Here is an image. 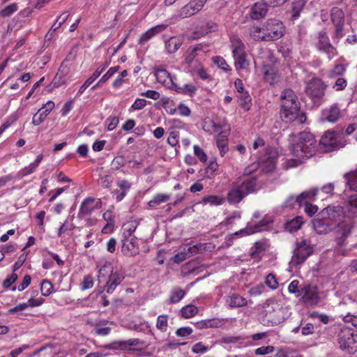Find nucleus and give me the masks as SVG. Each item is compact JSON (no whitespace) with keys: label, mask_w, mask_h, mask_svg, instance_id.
Here are the masks:
<instances>
[{"label":"nucleus","mask_w":357,"mask_h":357,"mask_svg":"<svg viewBox=\"0 0 357 357\" xmlns=\"http://www.w3.org/2000/svg\"><path fill=\"white\" fill-rule=\"evenodd\" d=\"M321 216L329 220L336 229V241L339 245H343L344 240L351 234L353 228L351 220L344 219L343 208L340 206H328L321 212Z\"/></svg>","instance_id":"nucleus-1"},{"label":"nucleus","mask_w":357,"mask_h":357,"mask_svg":"<svg viewBox=\"0 0 357 357\" xmlns=\"http://www.w3.org/2000/svg\"><path fill=\"white\" fill-rule=\"evenodd\" d=\"M280 118L286 123L297 121L303 123L306 116L300 110V103L294 92L290 89H284L281 96Z\"/></svg>","instance_id":"nucleus-2"},{"label":"nucleus","mask_w":357,"mask_h":357,"mask_svg":"<svg viewBox=\"0 0 357 357\" xmlns=\"http://www.w3.org/2000/svg\"><path fill=\"white\" fill-rule=\"evenodd\" d=\"M257 189V180L254 177L248 178L244 181H237L231 184L227 192V199L230 204H238Z\"/></svg>","instance_id":"nucleus-3"},{"label":"nucleus","mask_w":357,"mask_h":357,"mask_svg":"<svg viewBox=\"0 0 357 357\" xmlns=\"http://www.w3.org/2000/svg\"><path fill=\"white\" fill-rule=\"evenodd\" d=\"M317 140L314 136L307 132H300L293 144L292 151L298 159L309 158L314 155Z\"/></svg>","instance_id":"nucleus-4"},{"label":"nucleus","mask_w":357,"mask_h":357,"mask_svg":"<svg viewBox=\"0 0 357 357\" xmlns=\"http://www.w3.org/2000/svg\"><path fill=\"white\" fill-rule=\"evenodd\" d=\"M314 252V246L309 240L301 239L295 243L290 266L297 267L303 264Z\"/></svg>","instance_id":"nucleus-5"},{"label":"nucleus","mask_w":357,"mask_h":357,"mask_svg":"<svg viewBox=\"0 0 357 357\" xmlns=\"http://www.w3.org/2000/svg\"><path fill=\"white\" fill-rule=\"evenodd\" d=\"M264 41H273L280 38L284 31V26L278 20H268L264 26Z\"/></svg>","instance_id":"nucleus-6"},{"label":"nucleus","mask_w":357,"mask_h":357,"mask_svg":"<svg viewBox=\"0 0 357 357\" xmlns=\"http://www.w3.org/2000/svg\"><path fill=\"white\" fill-rule=\"evenodd\" d=\"M232 48L236 68L237 70L245 68L249 65V62L246 59L244 44L239 38H234L232 40Z\"/></svg>","instance_id":"nucleus-7"},{"label":"nucleus","mask_w":357,"mask_h":357,"mask_svg":"<svg viewBox=\"0 0 357 357\" xmlns=\"http://www.w3.org/2000/svg\"><path fill=\"white\" fill-rule=\"evenodd\" d=\"M320 144L325 151L331 152L339 149L344 146L341 135L334 131H326L320 139Z\"/></svg>","instance_id":"nucleus-8"},{"label":"nucleus","mask_w":357,"mask_h":357,"mask_svg":"<svg viewBox=\"0 0 357 357\" xmlns=\"http://www.w3.org/2000/svg\"><path fill=\"white\" fill-rule=\"evenodd\" d=\"M338 341L342 349H356L357 333L349 326L342 327L338 334Z\"/></svg>","instance_id":"nucleus-9"},{"label":"nucleus","mask_w":357,"mask_h":357,"mask_svg":"<svg viewBox=\"0 0 357 357\" xmlns=\"http://www.w3.org/2000/svg\"><path fill=\"white\" fill-rule=\"evenodd\" d=\"M326 85L321 79L313 78L305 86L306 94L314 102L324 96Z\"/></svg>","instance_id":"nucleus-10"},{"label":"nucleus","mask_w":357,"mask_h":357,"mask_svg":"<svg viewBox=\"0 0 357 357\" xmlns=\"http://www.w3.org/2000/svg\"><path fill=\"white\" fill-rule=\"evenodd\" d=\"M342 116V112L337 104H333L321 110L319 120L322 123H336Z\"/></svg>","instance_id":"nucleus-11"},{"label":"nucleus","mask_w":357,"mask_h":357,"mask_svg":"<svg viewBox=\"0 0 357 357\" xmlns=\"http://www.w3.org/2000/svg\"><path fill=\"white\" fill-rule=\"evenodd\" d=\"M331 19L335 26V35L337 38L343 36V26L344 24V13L337 7H333L331 11Z\"/></svg>","instance_id":"nucleus-12"},{"label":"nucleus","mask_w":357,"mask_h":357,"mask_svg":"<svg viewBox=\"0 0 357 357\" xmlns=\"http://www.w3.org/2000/svg\"><path fill=\"white\" fill-rule=\"evenodd\" d=\"M70 81V67L68 61L65 60L62 62L59 70L53 79L54 87H59L67 84Z\"/></svg>","instance_id":"nucleus-13"},{"label":"nucleus","mask_w":357,"mask_h":357,"mask_svg":"<svg viewBox=\"0 0 357 357\" xmlns=\"http://www.w3.org/2000/svg\"><path fill=\"white\" fill-rule=\"evenodd\" d=\"M316 46L319 51L328 54L329 59L333 58L336 54L335 48L330 43L329 38L325 32H319Z\"/></svg>","instance_id":"nucleus-14"},{"label":"nucleus","mask_w":357,"mask_h":357,"mask_svg":"<svg viewBox=\"0 0 357 357\" xmlns=\"http://www.w3.org/2000/svg\"><path fill=\"white\" fill-rule=\"evenodd\" d=\"M301 298L305 303L316 305L319 303V296L316 286L306 284L301 289Z\"/></svg>","instance_id":"nucleus-15"},{"label":"nucleus","mask_w":357,"mask_h":357,"mask_svg":"<svg viewBox=\"0 0 357 357\" xmlns=\"http://www.w3.org/2000/svg\"><path fill=\"white\" fill-rule=\"evenodd\" d=\"M54 107L55 104L53 101H47L40 109H38V112L33 115L32 124L34 126H38L42 123L50 113L54 109Z\"/></svg>","instance_id":"nucleus-16"},{"label":"nucleus","mask_w":357,"mask_h":357,"mask_svg":"<svg viewBox=\"0 0 357 357\" xmlns=\"http://www.w3.org/2000/svg\"><path fill=\"white\" fill-rule=\"evenodd\" d=\"M330 222L329 220L321 216V213H319L317 217L312 221L313 228L317 234H327L334 229Z\"/></svg>","instance_id":"nucleus-17"},{"label":"nucleus","mask_w":357,"mask_h":357,"mask_svg":"<svg viewBox=\"0 0 357 357\" xmlns=\"http://www.w3.org/2000/svg\"><path fill=\"white\" fill-rule=\"evenodd\" d=\"M203 6L204 3L202 1H191L181 9L179 15L183 18L190 17L199 12Z\"/></svg>","instance_id":"nucleus-18"},{"label":"nucleus","mask_w":357,"mask_h":357,"mask_svg":"<svg viewBox=\"0 0 357 357\" xmlns=\"http://www.w3.org/2000/svg\"><path fill=\"white\" fill-rule=\"evenodd\" d=\"M44 158L43 154L40 153L37 155L35 160L31 162L29 165L25 166L22 168L16 174V177L17 179H21L26 176H29L33 173H34L40 164L41 163L43 159Z\"/></svg>","instance_id":"nucleus-19"},{"label":"nucleus","mask_w":357,"mask_h":357,"mask_svg":"<svg viewBox=\"0 0 357 357\" xmlns=\"http://www.w3.org/2000/svg\"><path fill=\"white\" fill-rule=\"evenodd\" d=\"M125 278V273L122 271H112L109 275L107 280L105 282L107 287V293H112L116 287L121 284Z\"/></svg>","instance_id":"nucleus-20"},{"label":"nucleus","mask_w":357,"mask_h":357,"mask_svg":"<svg viewBox=\"0 0 357 357\" xmlns=\"http://www.w3.org/2000/svg\"><path fill=\"white\" fill-rule=\"evenodd\" d=\"M96 269L98 271V278L99 283H103L107 280L108 277L113 271V266L111 263L103 261L98 262Z\"/></svg>","instance_id":"nucleus-21"},{"label":"nucleus","mask_w":357,"mask_h":357,"mask_svg":"<svg viewBox=\"0 0 357 357\" xmlns=\"http://www.w3.org/2000/svg\"><path fill=\"white\" fill-rule=\"evenodd\" d=\"M259 230L258 227L252 229L249 225L245 228L242 229L238 231H236L226 237L224 243L222 244L223 248H229L233 244V240L236 236H244L256 233Z\"/></svg>","instance_id":"nucleus-22"},{"label":"nucleus","mask_w":357,"mask_h":357,"mask_svg":"<svg viewBox=\"0 0 357 357\" xmlns=\"http://www.w3.org/2000/svg\"><path fill=\"white\" fill-rule=\"evenodd\" d=\"M207 45L197 44L195 46H190L186 50L185 54V61L188 65L191 64L193 60L199 55V52L205 53L207 52Z\"/></svg>","instance_id":"nucleus-23"},{"label":"nucleus","mask_w":357,"mask_h":357,"mask_svg":"<svg viewBox=\"0 0 357 357\" xmlns=\"http://www.w3.org/2000/svg\"><path fill=\"white\" fill-rule=\"evenodd\" d=\"M344 208L349 217H357V194H353L347 198Z\"/></svg>","instance_id":"nucleus-24"},{"label":"nucleus","mask_w":357,"mask_h":357,"mask_svg":"<svg viewBox=\"0 0 357 357\" xmlns=\"http://www.w3.org/2000/svg\"><path fill=\"white\" fill-rule=\"evenodd\" d=\"M121 251L126 256H135L139 253V247L136 238H132L124 242L121 246Z\"/></svg>","instance_id":"nucleus-25"},{"label":"nucleus","mask_w":357,"mask_h":357,"mask_svg":"<svg viewBox=\"0 0 357 357\" xmlns=\"http://www.w3.org/2000/svg\"><path fill=\"white\" fill-rule=\"evenodd\" d=\"M155 77L158 82L166 84L169 88H173L174 82V77L172 76L170 73L165 69H159L155 72Z\"/></svg>","instance_id":"nucleus-26"},{"label":"nucleus","mask_w":357,"mask_h":357,"mask_svg":"<svg viewBox=\"0 0 357 357\" xmlns=\"http://www.w3.org/2000/svg\"><path fill=\"white\" fill-rule=\"evenodd\" d=\"M268 6H269L264 1L255 3L251 10V18L253 20H259L264 17L267 13Z\"/></svg>","instance_id":"nucleus-27"},{"label":"nucleus","mask_w":357,"mask_h":357,"mask_svg":"<svg viewBox=\"0 0 357 357\" xmlns=\"http://www.w3.org/2000/svg\"><path fill=\"white\" fill-rule=\"evenodd\" d=\"M225 301L230 307H240L247 305L246 299L236 294L226 296Z\"/></svg>","instance_id":"nucleus-28"},{"label":"nucleus","mask_w":357,"mask_h":357,"mask_svg":"<svg viewBox=\"0 0 357 357\" xmlns=\"http://www.w3.org/2000/svg\"><path fill=\"white\" fill-rule=\"evenodd\" d=\"M166 28L165 25H158L156 26H154L153 28H151L147 31L144 33L141 37L139 39V44H144L146 43L149 40H150L152 37H153L156 33H158L163 30H165Z\"/></svg>","instance_id":"nucleus-29"},{"label":"nucleus","mask_w":357,"mask_h":357,"mask_svg":"<svg viewBox=\"0 0 357 357\" xmlns=\"http://www.w3.org/2000/svg\"><path fill=\"white\" fill-rule=\"evenodd\" d=\"M182 44L181 38L173 36L165 41V49L169 54H173L180 48Z\"/></svg>","instance_id":"nucleus-30"},{"label":"nucleus","mask_w":357,"mask_h":357,"mask_svg":"<svg viewBox=\"0 0 357 357\" xmlns=\"http://www.w3.org/2000/svg\"><path fill=\"white\" fill-rule=\"evenodd\" d=\"M346 185L350 190L357 192V169L344 174Z\"/></svg>","instance_id":"nucleus-31"},{"label":"nucleus","mask_w":357,"mask_h":357,"mask_svg":"<svg viewBox=\"0 0 357 357\" xmlns=\"http://www.w3.org/2000/svg\"><path fill=\"white\" fill-rule=\"evenodd\" d=\"M264 79L270 84H274L279 79V75L271 66H264L263 68Z\"/></svg>","instance_id":"nucleus-32"},{"label":"nucleus","mask_w":357,"mask_h":357,"mask_svg":"<svg viewBox=\"0 0 357 357\" xmlns=\"http://www.w3.org/2000/svg\"><path fill=\"white\" fill-rule=\"evenodd\" d=\"M172 89L178 93L188 95L190 96H193L197 91V88L195 85L190 84H186L182 86H179L175 83Z\"/></svg>","instance_id":"nucleus-33"},{"label":"nucleus","mask_w":357,"mask_h":357,"mask_svg":"<svg viewBox=\"0 0 357 357\" xmlns=\"http://www.w3.org/2000/svg\"><path fill=\"white\" fill-rule=\"evenodd\" d=\"M184 253L177 254L174 257V261L176 263H180L184 261L186 259V255L190 257L192 255L196 254L198 252V248L197 246H188L187 250L184 248Z\"/></svg>","instance_id":"nucleus-34"},{"label":"nucleus","mask_w":357,"mask_h":357,"mask_svg":"<svg viewBox=\"0 0 357 357\" xmlns=\"http://www.w3.org/2000/svg\"><path fill=\"white\" fill-rule=\"evenodd\" d=\"M259 162L261 164L263 172H271L275 168V158L273 157H268L266 159L260 158Z\"/></svg>","instance_id":"nucleus-35"},{"label":"nucleus","mask_w":357,"mask_h":357,"mask_svg":"<svg viewBox=\"0 0 357 357\" xmlns=\"http://www.w3.org/2000/svg\"><path fill=\"white\" fill-rule=\"evenodd\" d=\"M305 0H295L294 1L292 2L291 16L293 19H297L300 16V13L305 7Z\"/></svg>","instance_id":"nucleus-36"},{"label":"nucleus","mask_w":357,"mask_h":357,"mask_svg":"<svg viewBox=\"0 0 357 357\" xmlns=\"http://www.w3.org/2000/svg\"><path fill=\"white\" fill-rule=\"evenodd\" d=\"M170 199V195L167 194L159 193L155 195L148 203L150 207H155L162 203L166 202Z\"/></svg>","instance_id":"nucleus-37"},{"label":"nucleus","mask_w":357,"mask_h":357,"mask_svg":"<svg viewBox=\"0 0 357 357\" xmlns=\"http://www.w3.org/2000/svg\"><path fill=\"white\" fill-rule=\"evenodd\" d=\"M185 294V291L180 288L173 289L169 297V303L174 304L178 303L184 297Z\"/></svg>","instance_id":"nucleus-38"},{"label":"nucleus","mask_w":357,"mask_h":357,"mask_svg":"<svg viewBox=\"0 0 357 357\" xmlns=\"http://www.w3.org/2000/svg\"><path fill=\"white\" fill-rule=\"evenodd\" d=\"M217 146L219 149L220 154L223 157L229 150V146L227 143V139L224 135H219L216 139Z\"/></svg>","instance_id":"nucleus-39"},{"label":"nucleus","mask_w":357,"mask_h":357,"mask_svg":"<svg viewBox=\"0 0 357 357\" xmlns=\"http://www.w3.org/2000/svg\"><path fill=\"white\" fill-rule=\"evenodd\" d=\"M198 312L197 307L194 305H187L182 307L181 313L183 317L185 319L191 318L195 316Z\"/></svg>","instance_id":"nucleus-40"},{"label":"nucleus","mask_w":357,"mask_h":357,"mask_svg":"<svg viewBox=\"0 0 357 357\" xmlns=\"http://www.w3.org/2000/svg\"><path fill=\"white\" fill-rule=\"evenodd\" d=\"M303 223V218L301 216H298L294 220L288 222L286 224L285 228L287 230L290 232L296 231L298 229H300L301 226Z\"/></svg>","instance_id":"nucleus-41"},{"label":"nucleus","mask_w":357,"mask_h":357,"mask_svg":"<svg viewBox=\"0 0 357 357\" xmlns=\"http://www.w3.org/2000/svg\"><path fill=\"white\" fill-rule=\"evenodd\" d=\"M318 190V188H314L301 193L298 197L301 205L305 204V202H308L309 200L314 198L317 195Z\"/></svg>","instance_id":"nucleus-42"},{"label":"nucleus","mask_w":357,"mask_h":357,"mask_svg":"<svg viewBox=\"0 0 357 357\" xmlns=\"http://www.w3.org/2000/svg\"><path fill=\"white\" fill-rule=\"evenodd\" d=\"M264 26H253L250 29V36L255 40H264Z\"/></svg>","instance_id":"nucleus-43"},{"label":"nucleus","mask_w":357,"mask_h":357,"mask_svg":"<svg viewBox=\"0 0 357 357\" xmlns=\"http://www.w3.org/2000/svg\"><path fill=\"white\" fill-rule=\"evenodd\" d=\"M240 100V105L241 107L244 109L245 111H248L250 108V104H251V98L248 93L244 92L242 93H240L239 96Z\"/></svg>","instance_id":"nucleus-44"},{"label":"nucleus","mask_w":357,"mask_h":357,"mask_svg":"<svg viewBox=\"0 0 357 357\" xmlns=\"http://www.w3.org/2000/svg\"><path fill=\"white\" fill-rule=\"evenodd\" d=\"M18 9L17 3H12L6 6L0 11V16L2 17H7L15 13Z\"/></svg>","instance_id":"nucleus-45"},{"label":"nucleus","mask_w":357,"mask_h":357,"mask_svg":"<svg viewBox=\"0 0 357 357\" xmlns=\"http://www.w3.org/2000/svg\"><path fill=\"white\" fill-rule=\"evenodd\" d=\"M167 315H159L157 318L156 328L162 332L167 331Z\"/></svg>","instance_id":"nucleus-46"},{"label":"nucleus","mask_w":357,"mask_h":357,"mask_svg":"<svg viewBox=\"0 0 357 357\" xmlns=\"http://www.w3.org/2000/svg\"><path fill=\"white\" fill-rule=\"evenodd\" d=\"M224 199L216 195H209L204 197L202 199L205 204H210L211 205H220L222 204Z\"/></svg>","instance_id":"nucleus-47"},{"label":"nucleus","mask_w":357,"mask_h":357,"mask_svg":"<svg viewBox=\"0 0 357 357\" xmlns=\"http://www.w3.org/2000/svg\"><path fill=\"white\" fill-rule=\"evenodd\" d=\"M346 71V67L343 64H336L333 69L329 73L328 77L335 78L337 76L342 75Z\"/></svg>","instance_id":"nucleus-48"},{"label":"nucleus","mask_w":357,"mask_h":357,"mask_svg":"<svg viewBox=\"0 0 357 357\" xmlns=\"http://www.w3.org/2000/svg\"><path fill=\"white\" fill-rule=\"evenodd\" d=\"M53 290V286L52 283L48 280H43L41 283L40 291L41 294L44 296L50 295Z\"/></svg>","instance_id":"nucleus-49"},{"label":"nucleus","mask_w":357,"mask_h":357,"mask_svg":"<svg viewBox=\"0 0 357 357\" xmlns=\"http://www.w3.org/2000/svg\"><path fill=\"white\" fill-rule=\"evenodd\" d=\"M128 340H124V341H117L113 343L114 348L115 349H119L124 351H128V354H132L135 351L134 349H132L130 347V345H128Z\"/></svg>","instance_id":"nucleus-50"},{"label":"nucleus","mask_w":357,"mask_h":357,"mask_svg":"<svg viewBox=\"0 0 357 357\" xmlns=\"http://www.w3.org/2000/svg\"><path fill=\"white\" fill-rule=\"evenodd\" d=\"M93 303L94 305H101L105 307L108 305L109 301L107 299L105 294L102 292H99L97 293L96 296L93 298Z\"/></svg>","instance_id":"nucleus-51"},{"label":"nucleus","mask_w":357,"mask_h":357,"mask_svg":"<svg viewBox=\"0 0 357 357\" xmlns=\"http://www.w3.org/2000/svg\"><path fill=\"white\" fill-rule=\"evenodd\" d=\"M296 205L301 206V203L298 197H294V195L289 196L284 203V206L286 208H294Z\"/></svg>","instance_id":"nucleus-52"},{"label":"nucleus","mask_w":357,"mask_h":357,"mask_svg":"<svg viewBox=\"0 0 357 357\" xmlns=\"http://www.w3.org/2000/svg\"><path fill=\"white\" fill-rule=\"evenodd\" d=\"M31 281V276L29 275H26L24 277L22 282L17 287H13L12 291H15L16 289H17L19 291H22L24 290L30 284Z\"/></svg>","instance_id":"nucleus-53"},{"label":"nucleus","mask_w":357,"mask_h":357,"mask_svg":"<svg viewBox=\"0 0 357 357\" xmlns=\"http://www.w3.org/2000/svg\"><path fill=\"white\" fill-rule=\"evenodd\" d=\"M241 218V214L240 211H234L229 216H228L225 219V224L227 226L232 225L235 223L236 220H240Z\"/></svg>","instance_id":"nucleus-54"},{"label":"nucleus","mask_w":357,"mask_h":357,"mask_svg":"<svg viewBox=\"0 0 357 357\" xmlns=\"http://www.w3.org/2000/svg\"><path fill=\"white\" fill-rule=\"evenodd\" d=\"M299 282L297 280H293L288 287V290L291 294H294L297 297L301 296V289L298 287Z\"/></svg>","instance_id":"nucleus-55"},{"label":"nucleus","mask_w":357,"mask_h":357,"mask_svg":"<svg viewBox=\"0 0 357 357\" xmlns=\"http://www.w3.org/2000/svg\"><path fill=\"white\" fill-rule=\"evenodd\" d=\"M194 153L195 155L199 159V160L202 162H206L208 157L204 150L199 146L198 145H195L193 146Z\"/></svg>","instance_id":"nucleus-56"},{"label":"nucleus","mask_w":357,"mask_h":357,"mask_svg":"<svg viewBox=\"0 0 357 357\" xmlns=\"http://www.w3.org/2000/svg\"><path fill=\"white\" fill-rule=\"evenodd\" d=\"M214 63H215L220 68L225 71L229 70V66L227 63L226 61L221 56H217L213 58Z\"/></svg>","instance_id":"nucleus-57"},{"label":"nucleus","mask_w":357,"mask_h":357,"mask_svg":"<svg viewBox=\"0 0 357 357\" xmlns=\"http://www.w3.org/2000/svg\"><path fill=\"white\" fill-rule=\"evenodd\" d=\"M265 282L266 284L272 289H275L278 287V282L275 278V276L272 273H269L266 276Z\"/></svg>","instance_id":"nucleus-58"},{"label":"nucleus","mask_w":357,"mask_h":357,"mask_svg":"<svg viewBox=\"0 0 357 357\" xmlns=\"http://www.w3.org/2000/svg\"><path fill=\"white\" fill-rule=\"evenodd\" d=\"M205 123H208V129L206 130L208 132H222V126L216 123L213 120H209L208 122H206ZM220 135H221V133H220Z\"/></svg>","instance_id":"nucleus-59"},{"label":"nucleus","mask_w":357,"mask_h":357,"mask_svg":"<svg viewBox=\"0 0 357 357\" xmlns=\"http://www.w3.org/2000/svg\"><path fill=\"white\" fill-rule=\"evenodd\" d=\"M89 213V197L84 199L79 208V215L84 217Z\"/></svg>","instance_id":"nucleus-60"},{"label":"nucleus","mask_w":357,"mask_h":357,"mask_svg":"<svg viewBox=\"0 0 357 357\" xmlns=\"http://www.w3.org/2000/svg\"><path fill=\"white\" fill-rule=\"evenodd\" d=\"M273 351L274 347L273 346H264L255 349V354L257 356H263L272 353Z\"/></svg>","instance_id":"nucleus-61"},{"label":"nucleus","mask_w":357,"mask_h":357,"mask_svg":"<svg viewBox=\"0 0 357 357\" xmlns=\"http://www.w3.org/2000/svg\"><path fill=\"white\" fill-rule=\"evenodd\" d=\"M304 211L309 215L312 216L318 211V207L316 205H313L309 202H305Z\"/></svg>","instance_id":"nucleus-62"},{"label":"nucleus","mask_w":357,"mask_h":357,"mask_svg":"<svg viewBox=\"0 0 357 357\" xmlns=\"http://www.w3.org/2000/svg\"><path fill=\"white\" fill-rule=\"evenodd\" d=\"M111 328L109 327H100L96 325L93 328V333L97 335L105 336L110 333Z\"/></svg>","instance_id":"nucleus-63"},{"label":"nucleus","mask_w":357,"mask_h":357,"mask_svg":"<svg viewBox=\"0 0 357 357\" xmlns=\"http://www.w3.org/2000/svg\"><path fill=\"white\" fill-rule=\"evenodd\" d=\"M17 280V275L15 273L10 274L8 276V278L3 281V287L5 289H8L11 287V285Z\"/></svg>","instance_id":"nucleus-64"}]
</instances>
